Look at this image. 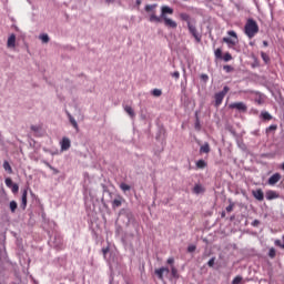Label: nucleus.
Here are the masks:
<instances>
[{
	"label": "nucleus",
	"mask_w": 284,
	"mask_h": 284,
	"mask_svg": "<svg viewBox=\"0 0 284 284\" xmlns=\"http://www.w3.org/2000/svg\"><path fill=\"white\" fill-rule=\"evenodd\" d=\"M109 251H110V246L102 248V254H103L104 260L106 258V254L109 253Z\"/></svg>",
	"instance_id": "nucleus-35"
},
{
	"label": "nucleus",
	"mask_w": 284,
	"mask_h": 284,
	"mask_svg": "<svg viewBox=\"0 0 284 284\" xmlns=\"http://www.w3.org/2000/svg\"><path fill=\"white\" fill-rule=\"evenodd\" d=\"M231 67L230 65H225L224 70H226L227 72L230 71Z\"/></svg>",
	"instance_id": "nucleus-46"
},
{
	"label": "nucleus",
	"mask_w": 284,
	"mask_h": 284,
	"mask_svg": "<svg viewBox=\"0 0 284 284\" xmlns=\"http://www.w3.org/2000/svg\"><path fill=\"white\" fill-rule=\"evenodd\" d=\"M40 41H42V43H49L50 42V37L48 36V33H43L39 36Z\"/></svg>",
	"instance_id": "nucleus-21"
},
{
	"label": "nucleus",
	"mask_w": 284,
	"mask_h": 284,
	"mask_svg": "<svg viewBox=\"0 0 284 284\" xmlns=\"http://www.w3.org/2000/svg\"><path fill=\"white\" fill-rule=\"evenodd\" d=\"M266 199H267V201L277 200V199H280V194L276 191L268 190L266 192Z\"/></svg>",
	"instance_id": "nucleus-10"
},
{
	"label": "nucleus",
	"mask_w": 284,
	"mask_h": 284,
	"mask_svg": "<svg viewBox=\"0 0 284 284\" xmlns=\"http://www.w3.org/2000/svg\"><path fill=\"white\" fill-rule=\"evenodd\" d=\"M4 183H6L7 187H12L14 184V182H12V179H10V178H7L4 180Z\"/></svg>",
	"instance_id": "nucleus-30"
},
{
	"label": "nucleus",
	"mask_w": 284,
	"mask_h": 284,
	"mask_svg": "<svg viewBox=\"0 0 284 284\" xmlns=\"http://www.w3.org/2000/svg\"><path fill=\"white\" fill-rule=\"evenodd\" d=\"M268 256H270L271 258H275V256H276V251H275L274 247H271V248H270Z\"/></svg>",
	"instance_id": "nucleus-33"
},
{
	"label": "nucleus",
	"mask_w": 284,
	"mask_h": 284,
	"mask_svg": "<svg viewBox=\"0 0 284 284\" xmlns=\"http://www.w3.org/2000/svg\"><path fill=\"white\" fill-rule=\"evenodd\" d=\"M263 45H264V48H267L268 42H267L266 40H264V41H263Z\"/></svg>",
	"instance_id": "nucleus-45"
},
{
	"label": "nucleus",
	"mask_w": 284,
	"mask_h": 284,
	"mask_svg": "<svg viewBox=\"0 0 284 284\" xmlns=\"http://www.w3.org/2000/svg\"><path fill=\"white\" fill-rule=\"evenodd\" d=\"M178 273L176 268L174 266H172V275L175 276Z\"/></svg>",
	"instance_id": "nucleus-44"
},
{
	"label": "nucleus",
	"mask_w": 284,
	"mask_h": 284,
	"mask_svg": "<svg viewBox=\"0 0 284 284\" xmlns=\"http://www.w3.org/2000/svg\"><path fill=\"white\" fill-rule=\"evenodd\" d=\"M252 194L257 201L263 202L264 192L262 191V189H257V190L253 191Z\"/></svg>",
	"instance_id": "nucleus-11"
},
{
	"label": "nucleus",
	"mask_w": 284,
	"mask_h": 284,
	"mask_svg": "<svg viewBox=\"0 0 284 284\" xmlns=\"http://www.w3.org/2000/svg\"><path fill=\"white\" fill-rule=\"evenodd\" d=\"M17 43V36L14 33H12L9 38H8V42L7 45L8 48H14Z\"/></svg>",
	"instance_id": "nucleus-12"
},
{
	"label": "nucleus",
	"mask_w": 284,
	"mask_h": 284,
	"mask_svg": "<svg viewBox=\"0 0 284 284\" xmlns=\"http://www.w3.org/2000/svg\"><path fill=\"white\" fill-rule=\"evenodd\" d=\"M261 118L264 120V121H272L273 116L267 112V111H263L261 113Z\"/></svg>",
	"instance_id": "nucleus-18"
},
{
	"label": "nucleus",
	"mask_w": 284,
	"mask_h": 284,
	"mask_svg": "<svg viewBox=\"0 0 284 284\" xmlns=\"http://www.w3.org/2000/svg\"><path fill=\"white\" fill-rule=\"evenodd\" d=\"M223 60H224V62H230V61H232V55H231L229 52H226V53L223 55Z\"/></svg>",
	"instance_id": "nucleus-32"
},
{
	"label": "nucleus",
	"mask_w": 284,
	"mask_h": 284,
	"mask_svg": "<svg viewBox=\"0 0 284 284\" xmlns=\"http://www.w3.org/2000/svg\"><path fill=\"white\" fill-rule=\"evenodd\" d=\"M243 277L241 275H237L232 281V284H240L242 282Z\"/></svg>",
	"instance_id": "nucleus-31"
},
{
	"label": "nucleus",
	"mask_w": 284,
	"mask_h": 284,
	"mask_svg": "<svg viewBox=\"0 0 284 284\" xmlns=\"http://www.w3.org/2000/svg\"><path fill=\"white\" fill-rule=\"evenodd\" d=\"M152 95H153L154 98H160V97L162 95V91H161L160 89H154V90L152 91Z\"/></svg>",
	"instance_id": "nucleus-29"
},
{
	"label": "nucleus",
	"mask_w": 284,
	"mask_h": 284,
	"mask_svg": "<svg viewBox=\"0 0 284 284\" xmlns=\"http://www.w3.org/2000/svg\"><path fill=\"white\" fill-rule=\"evenodd\" d=\"M211 151L210 145L207 142H205L201 148H200V153L203 154H209Z\"/></svg>",
	"instance_id": "nucleus-15"
},
{
	"label": "nucleus",
	"mask_w": 284,
	"mask_h": 284,
	"mask_svg": "<svg viewBox=\"0 0 284 284\" xmlns=\"http://www.w3.org/2000/svg\"><path fill=\"white\" fill-rule=\"evenodd\" d=\"M282 170L284 171V162L282 163Z\"/></svg>",
	"instance_id": "nucleus-52"
},
{
	"label": "nucleus",
	"mask_w": 284,
	"mask_h": 284,
	"mask_svg": "<svg viewBox=\"0 0 284 284\" xmlns=\"http://www.w3.org/2000/svg\"><path fill=\"white\" fill-rule=\"evenodd\" d=\"M230 110H236L240 113H246L247 112V105L244 102H233L229 105Z\"/></svg>",
	"instance_id": "nucleus-5"
},
{
	"label": "nucleus",
	"mask_w": 284,
	"mask_h": 284,
	"mask_svg": "<svg viewBox=\"0 0 284 284\" xmlns=\"http://www.w3.org/2000/svg\"><path fill=\"white\" fill-rule=\"evenodd\" d=\"M3 170L8 172V174H12V166L10 165V162L8 161L3 162Z\"/></svg>",
	"instance_id": "nucleus-17"
},
{
	"label": "nucleus",
	"mask_w": 284,
	"mask_h": 284,
	"mask_svg": "<svg viewBox=\"0 0 284 284\" xmlns=\"http://www.w3.org/2000/svg\"><path fill=\"white\" fill-rule=\"evenodd\" d=\"M233 209H234V204L231 203V204L226 207V212H227V213H231V212L233 211Z\"/></svg>",
	"instance_id": "nucleus-39"
},
{
	"label": "nucleus",
	"mask_w": 284,
	"mask_h": 284,
	"mask_svg": "<svg viewBox=\"0 0 284 284\" xmlns=\"http://www.w3.org/2000/svg\"><path fill=\"white\" fill-rule=\"evenodd\" d=\"M221 216H222V219H224L226 216L224 211L222 212Z\"/></svg>",
	"instance_id": "nucleus-49"
},
{
	"label": "nucleus",
	"mask_w": 284,
	"mask_h": 284,
	"mask_svg": "<svg viewBox=\"0 0 284 284\" xmlns=\"http://www.w3.org/2000/svg\"><path fill=\"white\" fill-rule=\"evenodd\" d=\"M122 202H123V197L122 196H118V199H114L112 201V209L115 210V209L121 207Z\"/></svg>",
	"instance_id": "nucleus-13"
},
{
	"label": "nucleus",
	"mask_w": 284,
	"mask_h": 284,
	"mask_svg": "<svg viewBox=\"0 0 284 284\" xmlns=\"http://www.w3.org/2000/svg\"><path fill=\"white\" fill-rule=\"evenodd\" d=\"M277 130V125L276 124H272L268 128H266V134L268 135L272 132H276Z\"/></svg>",
	"instance_id": "nucleus-24"
},
{
	"label": "nucleus",
	"mask_w": 284,
	"mask_h": 284,
	"mask_svg": "<svg viewBox=\"0 0 284 284\" xmlns=\"http://www.w3.org/2000/svg\"><path fill=\"white\" fill-rule=\"evenodd\" d=\"M214 264H215V257L210 258V261L207 262L209 267H213Z\"/></svg>",
	"instance_id": "nucleus-36"
},
{
	"label": "nucleus",
	"mask_w": 284,
	"mask_h": 284,
	"mask_svg": "<svg viewBox=\"0 0 284 284\" xmlns=\"http://www.w3.org/2000/svg\"><path fill=\"white\" fill-rule=\"evenodd\" d=\"M199 126V122L196 123V128Z\"/></svg>",
	"instance_id": "nucleus-54"
},
{
	"label": "nucleus",
	"mask_w": 284,
	"mask_h": 284,
	"mask_svg": "<svg viewBox=\"0 0 284 284\" xmlns=\"http://www.w3.org/2000/svg\"><path fill=\"white\" fill-rule=\"evenodd\" d=\"M227 36L233 37V39L225 37V38H223V42L227 43L229 49H233L234 45H236V43L239 41L237 34L235 31H227Z\"/></svg>",
	"instance_id": "nucleus-3"
},
{
	"label": "nucleus",
	"mask_w": 284,
	"mask_h": 284,
	"mask_svg": "<svg viewBox=\"0 0 284 284\" xmlns=\"http://www.w3.org/2000/svg\"><path fill=\"white\" fill-rule=\"evenodd\" d=\"M187 29L190 34H192V37L195 39L196 43H201L202 36L199 33L196 27L193 23L189 22Z\"/></svg>",
	"instance_id": "nucleus-6"
},
{
	"label": "nucleus",
	"mask_w": 284,
	"mask_h": 284,
	"mask_svg": "<svg viewBox=\"0 0 284 284\" xmlns=\"http://www.w3.org/2000/svg\"><path fill=\"white\" fill-rule=\"evenodd\" d=\"M61 284H63V283H61Z\"/></svg>",
	"instance_id": "nucleus-55"
},
{
	"label": "nucleus",
	"mask_w": 284,
	"mask_h": 284,
	"mask_svg": "<svg viewBox=\"0 0 284 284\" xmlns=\"http://www.w3.org/2000/svg\"><path fill=\"white\" fill-rule=\"evenodd\" d=\"M124 111L130 115L131 119H133L135 116V113L130 105H125Z\"/></svg>",
	"instance_id": "nucleus-20"
},
{
	"label": "nucleus",
	"mask_w": 284,
	"mask_h": 284,
	"mask_svg": "<svg viewBox=\"0 0 284 284\" xmlns=\"http://www.w3.org/2000/svg\"><path fill=\"white\" fill-rule=\"evenodd\" d=\"M282 240H283V243L281 240L277 239V240H275L274 244H275V246L284 250V235L282 236Z\"/></svg>",
	"instance_id": "nucleus-25"
},
{
	"label": "nucleus",
	"mask_w": 284,
	"mask_h": 284,
	"mask_svg": "<svg viewBox=\"0 0 284 284\" xmlns=\"http://www.w3.org/2000/svg\"><path fill=\"white\" fill-rule=\"evenodd\" d=\"M31 130H33V132H37V126L32 125Z\"/></svg>",
	"instance_id": "nucleus-47"
},
{
	"label": "nucleus",
	"mask_w": 284,
	"mask_h": 284,
	"mask_svg": "<svg viewBox=\"0 0 284 284\" xmlns=\"http://www.w3.org/2000/svg\"><path fill=\"white\" fill-rule=\"evenodd\" d=\"M282 179V175L280 173H274L267 181L270 186L276 185Z\"/></svg>",
	"instance_id": "nucleus-8"
},
{
	"label": "nucleus",
	"mask_w": 284,
	"mask_h": 284,
	"mask_svg": "<svg viewBox=\"0 0 284 284\" xmlns=\"http://www.w3.org/2000/svg\"><path fill=\"white\" fill-rule=\"evenodd\" d=\"M200 190H201V186H200V185H195V186H194V192H195L196 194L200 193Z\"/></svg>",
	"instance_id": "nucleus-41"
},
{
	"label": "nucleus",
	"mask_w": 284,
	"mask_h": 284,
	"mask_svg": "<svg viewBox=\"0 0 284 284\" xmlns=\"http://www.w3.org/2000/svg\"><path fill=\"white\" fill-rule=\"evenodd\" d=\"M181 21H186L187 26L190 22V16L187 13H180Z\"/></svg>",
	"instance_id": "nucleus-23"
},
{
	"label": "nucleus",
	"mask_w": 284,
	"mask_h": 284,
	"mask_svg": "<svg viewBox=\"0 0 284 284\" xmlns=\"http://www.w3.org/2000/svg\"><path fill=\"white\" fill-rule=\"evenodd\" d=\"M154 273L159 277L160 281H163V275L169 274L170 270H169V267H160V268H155Z\"/></svg>",
	"instance_id": "nucleus-9"
},
{
	"label": "nucleus",
	"mask_w": 284,
	"mask_h": 284,
	"mask_svg": "<svg viewBox=\"0 0 284 284\" xmlns=\"http://www.w3.org/2000/svg\"><path fill=\"white\" fill-rule=\"evenodd\" d=\"M173 263H174V258H173V257H170V258L168 260V264L173 265Z\"/></svg>",
	"instance_id": "nucleus-43"
},
{
	"label": "nucleus",
	"mask_w": 284,
	"mask_h": 284,
	"mask_svg": "<svg viewBox=\"0 0 284 284\" xmlns=\"http://www.w3.org/2000/svg\"><path fill=\"white\" fill-rule=\"evenodd\" d=\"M136 3H138V6H140L141 1H140V0H138V1H136Z\"/></svg>",
	"instance_id": "nucleus-51"
},
{
	"label": "nucleus",
	"mask_w": 284,
	"mask_h": 284,
	"mask_svg": "<svg viewBox=\"0 0 284 284\" xmlns=\"http://www.w3.org/2000/svg\"><path fill=\"white\" fill-rule=\"evenodd\" d=\"M215 58H216L217 60H221V59H222V50H221L220 48L215 50Z\"/></svg>",
	"instance_id": "nucleus-34"
},
{
	"label": "nucleus",
	"mask_w": 284,
	"mask_h": 284,
	"mask_svg": "<svg viewBox=\"0 0 284 284\" xmlns=\"http://www.w3.org/2000/svg\"><path fill=\"white\" fill-rule=\"evenodd\" d=\"M114 0H105V3H113Z\"/></svg>",
	"instance_id": "nucleus-48"
},
{
	"label": "nucleus",
	"mask_w": 284,
	"mask_h": 284,
	"mask_svg": "<svg viewBox=\"0 0 284 284\" xmlns=\"http://www.w3.org/2000/svg\"><path fill=\"white\" fill-rule=\"evenodd\" d=\"M172 78H174L175 80H179L180 79V73L179 71H175L172 73Z\"/></svg>",
	"instance_id": "nucleus-38"
},
{
	"label": "nucleus",
	"mask_w": 284,
	"mask_h": 284,
	"mask_svg": "<svg viewBox=\"0 0 284 284\" xmlns=\"http://www.w3.org/2000/svg\"><path fill=\"white\" fill-rule=\"evenodd\" d=\"M120 189L123 191V192H128L131 190L130 185L126 184V183H121L120 184Z\"/></svg>",
	"instance_id": "nucleus-28"
},
{
	"label": "nucleus",
	"mask_w": 284,
	"mask_h": 284,
	"mask_svg": "<svg viewBox=\"0 0 284 284\" xmlns=\"http://www.w3.org/2000/svg\"><path fill=\"white\" fill-rule=\"evenodd\" d=\"M257 103L261 104V100H258Z\"/></svg>",
	"instance_id": "nucleus-53"
},
{
	"label": "nucleus",
	"mask_w": 284,
	"mask_h": 284,
	"mask_svg": "<svg viewBox=\"0 0 284 284\" xmlns=\"http://www.w3.org/2000/svg\"><path fill=\"white\" fill-rule=\"evenodd\" d=\"M10 190L13 194H17L19 192V184L13 183L12 186H10Z\"/></svg>",
	"instance_id": "nucleus-27"
},
{
	"label": "nucleus",
	"mask_w": 284,
	"mask_h": 284,
	"mask_svg": "<svg viewBox=\"0 0 284 284\" xmlns=\"http://www.w3.org/2000/svg\"><path fill=\"white\" fill-rule=\"evenodd\" d=\"M21 207L22 210H26V207H28V191H23L22 193Z\"/></svg>",
	"instance_id": "nucleus-14"
},
{
	"label": "nucleus",
	"mask_w": 284,
	"mask_h": 284,
	"mask_svg": "<svg viewBox=\"0 0 284 284\" xmlns=\"http://www.w3.org/2000/svg\"><path fill=\"white\" fill-rule=\"evenodd\" d=\"M60 146L62 152L69 151L70 148L72 146V142L70 141V138L68 136L62 138L60 142Z\"/></svg>",
	"instance_id": "nucleus-7"
},
{
	"label": "nucleus",
	"mask_w": 284,
	"mask_h": 284,
	"mask_svg": "<svg viewBox=\"0 0 284 284\" xmlns=\"http://www.w3.org/2000/svg\"><path fill=\"white\" fill-rule=\"evenodd\" d=\"M261 58L264 61L265 64H268L270 57L265 52H261Z\"/></svg>",
	"instance_id": "nucleus-26"
},
{
	"label": "nucleus",
	"mask_w": 284,
	"mask_h": 284,
	"mask_svg": "<svg viewBox=\"0 0 284 284\" xmlns=\"http://www.w3.org/2000/svg\"><path fill=\"white\" fill-rule=\"evenodd\" d=\"M155 8H158V4H146L145 6V12H151L149 21L151 23H161L162 19L164 21V24L166 28H173L175 29L178 27L176 22L170 18L166 17V14H173L174 10L168 6H163L161 8V17L156 16Z\"/></svg>",
	"instance_id": "nucleus-1"
},
{
	"label": "nucleus",
	"mask_w": 284,
	"mask_h": 284,
	"mask_svg": "<svg viewBox=\"0 0 284 284\" xmlns=\"http://www.w3.org/2000/svg\"><path fill=\"white\" fill-rule=\"evenodd\" d=\"M229 91H230V88L227 85H225L223 91L215 93V106L216 108H219L222 104V102H223L225 95L229 93Z\"/></svg>",
	"instance_id": "nucleus-4"
},
{
	"label": "nucleus",
	"mask_w": 284,
	"mask_h": 284,
	"mask_svg": "<svg viewBox=\"0 0 284 284\" xmlns=\"http://www.w3.org/2000/svg\"><path fill=\"white\" fill-rule=\"evenodd\" d=\"M195 250H196V246H195V245H190V246L187 247L189 253H193V252H195Z\"/></svg>",
	"instance_id": "nucleus-37"
},
{
	"label": "nucleus",
	"mask_w": 284,
	"mask_h": 284,
	"mask_svg": "<svg viewBox=\"0 0 284 284\" xmlns=\"http://www.w3.org/2000/svg\"><path fill=\"white\" fill-rule=\"evenodd\" d=\"M201 79L206 82L209 80V77L206 74H202Z\"/></svg>",
	"instance_id": "nucleus-42"
},
{
	"label": "nucleus",
	"mask_w": 284,
	"mask_h": 284,
	"mask_svg": "<svg viewBox=\"0 0 284 284\" xmlns=\"http://www.w3.org/2000/svg\"><path fill=\"white\" fill-rule=\"evenodd\" d=\"M34 140H32L31 142H30V145H31V148H32V145H34Z\"/></svg>",
	"instance_id": "nucleus-50"
},
{
	"label": "nucleus",
	"mask_w": 284,
	"mask_h": 284,
	"mask_svg": "<svg viewBox=\"0 0 284 284\" xmlns=\"http://www.w3.org/2000/svg\"><path fill=\"white\" fill-rule=\"evenodd\" d=\"M9 207H10L12 214H14V212H17V207H19V204H17V201H11L9 204Z\"/></svg>",
	"instance_id": "nucleus-22"
},
{
	"label": "nucleus",
	"mask_w": 284,
	"mask_h": 284,
	"mask_svg": "<svg viewBox=\"0 0 284 284\" xmlns=\"http://www.w3.org/2000/svg\"><path fill=\"white\" fill-rule=\"evenodd\" d=\"M244 30H245V34L248 37V39H253V37H255V34H257L260 28L255 20L248 19L245 24Z\"/></svg>",
	"instance_id": "nucleus-2"
},
{
	"label": "nucleus",
	"mask_w": 284,
	"mask_h": 284,
	"mask_svg": "<svg viewBox=\"0 0 284 284\" xmlns=\"http://www.w3.org/2000/svg\"><path fill=\"white\" fill-rule=\"evenodd\" d=\"M69 115V121L71 123V125L74 128L75 131H79V123H77V120L74 119V116H72L71 114Z\"/></svg>",
	"instance_id": "nucleus-16"
},
{
	"label": "nucleus",
	"mask_w": 284,
	"mask_h": 284,
	"mask_svg": "<svg viewBox=\"0 0 284 284\" xmlns=\"http://www.w3.org/2000/svg\"><path fill=\"white\" fill-rule=\"evenodd\" d=\"M207 166V163L204 160H199L196 162V169L204 170Z\"/></svg>",
	"instance_id": "nucleus-19"
},
{
	"label": "nucleus",
	"mask_w": 284,
	"mask_h": 284,
	"mask_svg": "<svg viewBox=\"0 0 284 284\" xmlns=\"http://www.w3.org/2000/svg\"><path fill=\"white\" fill-rule=\"evenodd\" d=\"M260 225V221L258 220H254L253 222H252V226L253 227H257Z\"/></svg>",
	"instance_id": "nucleus-40"
}]
</instances>
